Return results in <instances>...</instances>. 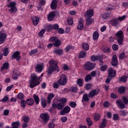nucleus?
I'll return each instance as SVG.
<instances>
[{
	"instance_id": "nucleus-28",
	"label": "nucleus",
	"mask_w": 128,
	"mask_h": 128,
	"mask_svg": "<svg viewBox=\"0 0 128 128\" xmlns=\"http://www.w3.org/2000/svg\"><path fill=\"white\" fill-rule=\"evenodd\" d=\"M54 98V94L53 93H50L48 96V104H50V102H52V99Z\"/></svg>"
},
{
	"instance_id": "nucleus-18",
	"label": "nucleus",
	"mask_w": 128,
	"mask_h": 128,
	"mask_svg": "<svg viewBox=\"0 0 128 128\" xmlns=\"http://www.w3.org/2000/svg\"><path fill=\"white\" fill-rule=\"evenodd\" d=\"M34 68L36 69V70L38 72H42L44 70V64H38L36 66H34Z\"/></svg>"
},
{
	"instance_id": "nucleus-24",
	"label": "nucleus",
	"mask_w": 128,
	"mask_h": 128,
	"mask_svg": "<svg viewBox=\"0 0 128 128\" xmlns=\"http://www.w3.org/2000/svg\"><path fill=\"white\" fill-rule=\"evenodd\" d=\"M64 50L62 49H55L54 51V52L56 54H58V56H62V54H64L63 52Z\"/></svg>"
},
{
	"instance_id": "nucleus-2",
	"label": "nucleus",
	"mask_w": 128,
	"mask_h": 128,
	"mask_svg": "<svg viewBox=\"0 0 128 128\" xmlns=\"http://www.w3.org/2000/svg\"><path fill=\"white\" fill-rule=\"evenodd\" d=\"M48 64L50 66L48 70V74H52L54 70H57L58 72H60V69H58V62L54 60H50Z\"/></svg>"
},
{
	"instance_id": "nucleus-54",
	"label": "nucleus",
	"mask_w": 128,
	"mask_h": 128,
	"mask_svg": "<svg viewBox=\"0 0 128 128\" xmlns=\"http://www.w3.org/2000/svg\"><path fill=\"white\" fill-rule=\"evenodd\" d=\"M90 88H92V84H86L85 90H90Z\"/></svg>"
},
{
	"instance_id": "nucleus-7",
	"label": "nucleus",
	"mask_w": 128,
	"mask_h": 128,
	"mask_svg": "<svg viewBox=\"0 0 128 128\" xmlns=\"http://www.w3.org/2000/svg\"><path fill=\"white\" fill-rule=\"evenodd\" d=\"M84 68L86 70H92L96 68V64H94L90 62H88L84 64Z\"/></svg>"
},
{
	"instance_id": "nucleus-30",
	"label": "nucleus",
	"mask_w": 128,
	"mask_h": 128,
	"mask_svg": "<svg viewBox=\"0 0 128 128\" xmlns=\"http://www.w3.org/2000/svg\"><path fill=\"white\" fill-rule=\"evenodd\" d=\"M86 56V52L83 50L80 51L79 55V58H84Z\"/></svg>"
},
{
	"instance_id": "nucleus-25",
	"label": "nucleus",
	"mask_w": 128,
	"mask_h": 128,
	"mask_svg": "<svg viewBox=\"0 0 128 128\" xmlns=\"http://www.w3.org/2000/svg\"><path fill=\"white\" fill-rule=\"evenodd\" d=\"M26 104L28 106H34V99H32V98H30L26 100Z\"/></svg>"
},
{
	"instance_id": "nucleus-10",
	"label": "nucleus",
	"mask_w": 128,
	"mask_h": 128,
	"mask_svg": "<svg viewBox=\"0 0 128 128\" xmlns=\"http://www.w3.org/2000/svg\"><path fill=\"white\" fill-rule=\"evenodd\" d=\"M118 64V56L116 55H113L112 56V61L111 62V64L112 66H116Z\"/></svg>"
},
{
	"instance_id": "nucleus-62",
	"label": "nucleus",
	"mask_w": 128,
	"mask_h": 128,
	"mask_svg": "<svg viewBox=\"0 0 128 128\" xmlns=\"http://www.w3.org/2000/svg\"><path fill=\"white\" fill-rule=\"evenodd\" d=\"M70 92H76L78 90V88L77 87H72L70 88Z\"/></svg>"
},
{
	"instance_id": "nucleus-51",
	"label": "nucleus",
	"mask_w": 128,
	"mask_h": 128,
	"mask_svg": "<svg viewBox=\"0 0 128 128\" xmlns=\"http://www.w3.org/2000/svg\"><path fill=\"white\" fill-rule=\"evenodd\" d=\"M52 29V24H49L46 26V32H50Z\"/></svg>"
},
{
	"instance_id": "nucleus-12",
	"label": "nucleus",
	"mask_w": 128,
	"mask_h": 128,
	"mask_svg": "<svg viewBox=\"0 0 128 128\" xmlns=\"http://www.w3.org/2000/svg\"><path fill=\"white\" fill-rule=\"evenodd\" d=\"M58 12H52L50 13H49V14L48 16V19L49 22H51V20H54V16L56 14H58Z\"/></svg>"
},
{
	"instance_id": "nucleus-5",
	"label": "nucleus",
	"mask_w": 128,
	"mask_h": 128,
	"mask_svg": "<svg viewBox=\"0 0 128 128\" xmlns=\"http://www.w3.org/2000/svg\"><path fill=\"white\" fill-rule=\"evenodd\" d=\"M40 118L43 121L44 124H48V120H50V115L48 113H42L40 116Z\"/></svg>"
},
{
	"instance_id": "nucleus-55",
	"label": "nucleus",
	"mask_w": 128,
	"mask_h": 128,
	"mask_svg": "<svg viewBox=\"0 0 128 128\" xmlns=\"http://www.w3.org/2000/svg\"><path fill=\"white\" fill-rule=\"evenodd\" d=\"M107 68L108 66L106 65H104L100 67V70H101V72H106Z\"/></svg>"
},
{
	"instance_id": "nucleus-42",
	"label": "nucleus",
	"mask_w": 128,
	"mask_h": 128,
	"mask_svg": "<svg viewBox=\"0 0 128 128\" xmlns=\"http://www.w3.org/2000/svg\"><path fill=\"white\" fill-rule=\"evenodd\" d=\"M74 46H72L68 45L65 48V50H66V52H70V50H74Z\"/></svg>"
},
{
	"instance_id": "nucleus-17",
	"label": "nucleus",
	"mask_w": 128,
	"mask_h": 128,
	"mask_svg": "<svg viewBox=\"0 0 128 128\" xmlns=\"http://www.w3.org/2000/svg\"><path fill=\"white\" fill-rule=\"evenodd\" d=\"M77 28L79 30H84V19L80 18L78 21V24L77 26Z\"/></svg>"
},
{
	"instance_id": "nucleus-60",
	"label": "nucleus",
	"mask_w": 128,
	"mask_h": 128,
	"mask_svg": "<svg viewBox=\"0 0 128 128\" xmlns=\"http://www.w3.org/2000/svg\"><path fill=\"white\" fill-rule=\"evenodd\" d=\"M46 2L44 0H40L39 2V4H40V6H46Z\"/></svg>"
},
{
	"instance_id": "nucleus-15",
	"label": "nucleus",
	"mask_w": 128,
	"mask_h": 128,
	"mask_svg": "<svg viewBox=\"0 0 128 128\" xmlns=\"http://www.w3.org/2000/svg\"><path fill=\"white\" fill-rule=\"evenodd\" d=\"M6 39V34L0 32V44H4Z\"/></svg>"
},
{
	"instance_id": "nucleus-23",
	"label": "nucleus",
	"mask_w": 128,
	"mask_h": 128,
	"mask_svg": "<svg viewBox=\"0 0 128 128\" xmlns=\"http://www.w3.org/2000/svg\"><path fill=\"white\" fill-rule=\"evenodd\" d=\"M56 4H58V1L56 0H54L52 1L50 4V8L52 10H56Z\"/></svg>"
},
{
	"instance_id": "nucleus-20",
	"label": "nucleus",
	"mask_w": 128,
	"mask_h": 128,
	"mask_svg": "<svg viewBox=\"0 0 128 128\" xmlns=\"http://www.w3.org/2000/svg\"><path fill=\"white\" fill-rule=\"evenodd\" d=\"M9 68H10V64H8V62H4L2 64L0 68V70L2 71L4 70H8Z\"/></svg>"
},
{
	"instance_id": "nucleus-31",
	"label": "nucleus",
	"mask_w": 128,
	"mask_h": 128,
	"mask_svg": "<svg viewBox=\"0 0 128 128\" xmlns=\"http://www.w3.org/2000/svg\"><path fill=\"white\" fill-rule=\"evenodd\" d=\"M112 24V26H118V20L116 18L112 19L110 21Z\"/></svg>"
},
{
	"instance_id": "nucleus-33",
	"label": "nucleus",
	"mask_w": 128,
	"mask_h": 128,
	"mask_svg": "<svg viewBox=\"0 0 128 128\" xmlns=\"http://www.w3.org/2000/svg\"><path fill=\"white\" fill-rule=\"evenodd\" d=\"M116 36H117V38H124V33L122 31H118L116 34Z\"/></svg>"
},
{
	"instance_id": "nucleus-43",
	"label": "nucleus",
	"mask_w": 128,
	"mask_h": 128,
	"mask_svg": "<svg viewBox=\"0 0 128 128\" xmlns=\"http://www.w3.org/2000/svg\"><path fill=\"white\" fill-rule=\"evenodd\" d=\"M110 17V14L108 13H105L102 16V18L103 20H108V18Z\"/></svg>"
},
{
	"instance_id": "nucleus-6",
	"label": "nucleus",
	"mask_w": 128,
	"mask_h": 128,
	"mask_svg": "<svg viewBox=\"0 0 128 128\" xmlns=\"http://www.w3.org/2000/svg\"><path fill=\"white\" fill-rule=\"evenodd\" d=\"M66 76L64 74H61L60 79L58 80V84L60 86H66Z\"/></svg>"
},
{
	"instance_id": "nucleus-45",
	"label": "nucleus",
	"mask_w": 128,
	"mask_h": 128,
	"mask_svg": "<svg viewBox=\"0 0 128 128\" xmlns=\"http://www.w3.org/2000/svg\"><path fill=\"white\" fill-rule=\"evenodd\" d=\"M86 121L87 122L88 125L89 126H92V121L90 120V118H86Z\"/></svg>"
},
{
	"instance_id": "nucleus-16",
	"label": "nucleus",
	"mask_w": 128,
	"mask_h": 128,
	"mask_svg": "<svg viewBox=\"0 0 128 128\" xmlns=\"http://www.w3.org/2000/svg\"><path fill=\"white\" fill-rule=\"evenodd\" d=\"M85 18L88 17V18H92V16H94V10L92 9H90L88 10L85 14H84Z\"/></svg>"
},
{
	"instance_id": "nucleus-13",
	"label": "nucleus",
	"mask_w": 128,
	"mask_h": 128,
	"mask_svg": "<svg viewBox=\"0 0 128 128\" xmlns=\"http://www.w3.org/2000/svg\"><path fill=\"white\" fill-rule=\"evenodd\" d=\"M16 58V60H20L22 58V56H20V52L16 51L12 55V60Z\"/></svg>"
},
{
	"instance_id": "nucleus-50",
	"label": "nucleus",
	"mask_w": 128,
	"mask_h": 128,
	"mask_svg": "<svg viewBox=\"0 0 128 128\" xmlns=\"http://www.w3.org/2000/svg\"><path fill=\"white\" fill-rule=\"evenodd\" d=\"M126 58V52H122L119 55L120 60H124Z\"/></svg>"
},
{
	"instance_id": "nucleus-3",
	"label": "nucleus",
	"mask_w": 128,
	"mask_h": 128,
	"mask_svg": "<svg viewBox=\"0 0 128 128\" xmlns=\"http://www.w3.org/2000/svg\"><path fill=\"white\" fill-rule=\"evenodd\" d=\"M52 108H57V110H62L64 108V104L62 103H61L60 102H58L53 100L52 102Z\"/></svg>"
},
{
	"instance_id": "nucleus-39",
	"label": "nucleus",
	"mask_w": 128,
	"mask_h": 128,
	"mask_svg": "<svg viewBox=\"0 0 128 128\" xmlns=\"http://www.w3.org/2000/svg\"><path fill=\"white\" fill-rule=\"evenodd\" d=\"M41 104L44 108H46V100L44 98L41 99Z\"/></svg>"
},
{
	"instance_id": "nucleus-27",
	"label": "nucleus",
	"mask_w": 128,
	"mask_h": 128,
	"mask_svg": "<svg viewBox=\"0 0 128 128\" xmlns=\"http://www.w3.org/2000/svg\"><path fill=\"white\" fill-rule=\"evenodd\" d=\"M118 92L120 94H124L126 92V88L124 86H120L118 88Z\"/></svg>"
},
{
	"instance_id": "nucleus-4",
	"label": "nucleus",
	"mask_w": 128,
	"mask_h": 128,
	"mask_svg": "<svg viewBox=\"0 0 128 128\" xmlns=\"http://www.w3.org/2000/svg\"><path fill=\"white\" fill-rule=\"evenodd\" d=\"M16 3L15 2H10V4L8 5V8H10L8 10V11L10 12L11 14H14L18 12V8L16 7Z\"/></svg>"
},
{
	"instance_id": "nucleus-26",
	"label": "nucleus",
	"mask_w": 128,
	"mask_h": 128,
	"mask_svg": "<svg viewBox=\"0 0 128 128\" xmlns=\"http://www.w3.org/2000/svg\"><path fill=\"white\" fill-rule=\"evenodd\" d=\"M53 44L55 48H60V46L62 44V42L60 39H56Z\"/></svg>"
},
{
	"instance_id": "nucleus-14",
	"label": "nucleus",
	"mask_w": 128,
	"mask_h": 128,
	"mask_svg": "<svg viewBox=\"0 0 128 128\" xmlns=\"http://www.w3.org/2000/svg\"><path fill=\"white\" fill-rule=\"evenodd\" d=\"M116 104H117V106H118V108H120L121 110H122L124 108H126V104H124L122 100H116Z\"/></svg>"
},
{
	"instance_id": "nucleus-37",
	"label": "nucleus",
	"mask_w": 128,
	"mask_h": 128,
	"mask_svg": "<svg viewBox=\"0 0 128 128\" xmlns=\"http://www.w3.org/2000/svg\"><path fill=\"white\" fill-rule=\"evenodd\" d=\"M82 48L84 50H90V46L88 44H82Z\"/></svg>"
},
{
	"instance_id": "nucleus-44",
	"label": "nucleus",
	"mask_w": 128,
	"mask_h": 128,
	"mask_svg": "<svg viewBox=\"0 0 128 128\" xmlns=\"http://www.w3.org/2000/svg\"><path fill=\"white\" fill-rule=\"evenodd\" d=\"M20 105H21V106H22V108H26V100H22Z\"/></svg>"
},
{
	"instance_id": "nucleus-61",
	"label": "nucleus",
	"mask_w": 128,
	"mask_h": 128,
	"mask_svg": "<svg viewBox=\"0 0 128 128\" xmlns=\"http://www.w3.org/2000/svg\"><path fill=\"white\" fill-rule=\"evenodd\" d=\"M52 30H58V24H52Z\"/></svg>"
},
{
	"instance_id": "nucleus-11",
	"label": "nucleus",
	"mask_w": 128,
	"mask_h": 128,
	"mask_svg": "<svg viewBox=\"0 0 128 128\" xmlns=\"http://www.w3.org/2000/svg\"><path fill=\"white\" fill-rule=\"evenodd\" d=\"M108 76H110V78H114L116 76V70H114L112 68H109L108 69Z\"/></svg>"
},
{
	"instance_id": "nucleus-46",
	"label": "nucleus",
	"mask_w": 128,
	"mask_h": 128,
	"mask_svg": "<svg viewBox=\"0 0 128 128\" xmlns=\"http://www.w3.org/2000/svg\"><path fill=\"white\" fill-rule=\"evenodd\" d=\"M120 114L122 116H126V114H128V112H126V110H122L120 111Z\"/></svg>"
},
{
	"instance_id": "nucleus-41",
	"label": "nucleus",
	"mask_w": 128,
	"mask_h": 128,
	"mask_svg": "<svg viewBox=\"0 0 128 128\" xmlns=\"http://www.w3.org/2000/svg\"><path fill=\"white\" fill-rule=\"evenodd\" d=\"M128 76H122L120 79H119V82H126V80H128Z\"/></svg>"
},
{
	"instance_id": "nucleus-38",
	"label": "nucleus",
	"mask_w": 128,
	"mask_h": 128,
	"mask_svg": "<svg viewBox=\"0 0 128 128\" xmlns=\"http://www.w3.org/2000/svg\"><path fill=\"white\" fill-rule=\"evenodd\" d=\"M99 36L98 32L95 31L93 34V38L94 40H96L98 39Z\"/></svg>"
},
{
	"instance_id": "nucleus-19",
	"label": "nucleus",
	"mask_w": 128,
	"mask_h": 128,
	"mask_svg": "<svg viewBox=\"0 0 128 128\" xmlns=\"http://www.w3.org/2000/svg\"><path fill=\"white\" fill-rule=\"evenodd\" d=\"M32 20L33 22V24H34V26H38V22H40V18H38L36 16H34L32 18Z\"/></svg>"
},
{
	"instance_id": "nucleus-53",
	"label": "nucleus",
	"mask_w": 128,
	"mask_h": 128,
	"mask_svg": "<svg viewBox=\"0 0 128 128\" xmlns=\"http://www.w3.org/2000/svg\"><path fill=\"white\" fill-rule=\"evenodd\" d=\"M69 106H70L72 108L76 106V103L74 102H70Z\"/></svg>"
},
{
	"instance_id": "nucleus-8",
	"label": "nucleus",
	"mask_w": 128,
	"mask_h": 128,
	"mask_svg": "<svg viewBox=\"0 0 128 128\" xmlns=\"http://www.w3.org/2000/svg\"><path fill=\"white\" fill-rule=\"evenodd\" d=\"M100 88H96L92 90L91 92H90L88 94V97L90 98H93L94 96H98L100 93Z\"/></svg>"
},
{
	"instance_id": "nucleus-59",
	"label": "nucleus",
	"mask_w": 128,
	"mask_h": 128,
	"mask_svg": "<svg viewBox=\"0 0 128 128\" xmlns=\"http://www.w3.org/2000/svg\"><path fill=\"white\" fill-rule=\"evenodd\" d=\"M44 32H46V29H42L39 32H38V36H43V34H44Z\"/></svg>"
},
{
	"instance_id": "nucleus-34",
	"label": "nucleus",
	"mask_w": 128,
	"mask_h": 128,
	"mask_svg": "<svg viewBox=\"0 0 128 128\" xmlns=\"http://www.w3.org/2000/svg\"><path fill=\"white\" fill-rule=\"evenodd\" d=\"M92 76H90V74H88L87 75H86V77H85V79L84 80L85 82H90V80H92Z\"/></svg>"
},
{
	"instance_id": "nucleus-32",
	"label": "nucleus",
	"mask_w": 128,
	"mask_h": 128,
	"mask_svg": "<svg viewBox=\"0 0 128 128\" xmlns=\"http://www.w3.org/2000/svg\"><path fill=\"white\" fill-rule=\"evenodd\" d=\"M33 98L36 104H40V98H38V96L34 94L33 96Z\"/></svg>"
},
{
	"instance_id": "nucleus-56",
	"label": "nucleus",
	"mask_w": 128,
	"mask_h": 128,
	"mask_svg": "<svg viewBox=\"0 0 128 128\" xmlns=\"http://www.w3.org/2000/svg\"><path fill=\"white\" fill-rule=\"evenodd\" d=\"M68 102V100H66V98H61L60 99V102L61 104H64Z\"/></svg>"
},
{
	"instance_id": "nucleus-52",
	"label": "nucleus",
	"mask_w": 128,
	"mask_h": 128,
	"mask_svg": "<svg viewBox=\"0 0 128 128\" xmlns=\"http://www.w3.org/2000/svg\"><path fill=\"white\" fill-rule=\"evenodd\" d=\"M100 118V114H96L94 116V120H96V122H98V120Z\"/></svg>"
},
{
	"instance_id": "nucleus-40",
	"label": "nucleus",
	"mask_w": 128,
	"mask_h": 128,
	"mask_svg": "<svg viewBox=\"0 0 128 128\" xmlns=\"http://www.w3.org/2000/svg\"><path fill=\"white\" fill-rule=\"evenodd\" d=\"M67 22L69 26H72L74 24V19L72 18H68L67 19Z\"/></svg>"
},
{
	"instance_id": "nucleus-29",
	"label": "nucleus",
	"mask_w": 128,
	"mask_h": 128,
	"mask_svg": "<svg viewBox=\"0 0 128 128\" xmlns=\"http://www.w3.org/2000/svg\"><path fill=\"white\" fill-rule=\"evenodd\" d=\"M94 22V20L92 18V17H88L86 20V24L90 26Z\"/></svg>"
},
{
	"instance_id": "nucleus-64",
	"label": "nucleus",
	"mask_w": 128,
	"mask_h": 128,
	"mask_svg": "<svg viewBox=\"0 0 128 128\" xmlns=\"http://www.w3.org/2000/svg\"><path fill=\"white\" fill-rule=\"evenodd\" d=\"M54 122H50L48 124V128H54Z\"/></svg>"
},
{
	"instance_id": "nucleus-21",
	"label": "nucleus",
	"mask_w": 128,
	"mask_h": 128,
	"mask_svg": "<svg viewBox=\"0 0 128 128\" xmlns=\"http://www.w3.org/2000/svg\"><path fill=\"white\" fill-rule=\"evenodd\" d=\"M90 97L88 96V94H85L83 95L82 102L84 103V102H90Z\"/></svg>"
},
{
	"instance_id": "nucleus-35",
	"label": "nucleus",
	"mask_w": 128,
	"mask_h": 128,
	"mask_svg": "<svg viewBox=\"0 0 128 128\" xmlns=\"http://www.w3.org/2000/svg\"><path fill=\"white\" fill-rule=\"evenodd\" d=\"M106 119L104 118L102 120V122H101L100 128H104V126H106Z\"/></svg>"
},
{
	"instance_id": "nucleus-22",
	"label": "nucleus",
	"mask_w": 128,
	"mask_h": 128,
	"mask_svg": "<svg viewBox=\"0 0 128 128\" xmlns=\"http://www.w3.org/2000/svg\"><path fill=\"white\" fill-rule=\"evenodd\" d=\"M20 126V121L14 122L12 124V128H18Z\"/></svg>"
},
{
	"instance_id": "nucleus-49",
	"label": "nucleus",
	"mask_w": 128,
	"mask_h": 128,
	"mask_svg": "<svg viewBox=\"0 0 128 128\" xmlns=\"http://www.w3.org/2000/svg\"><path fill=\"white\" fill-rule=\"evenodd\" d=\"M8 48H4V52L3 53V54L4 56H8Z\"/></svg>"
},
{
	"instance_id": "nucleus-63",
	"label": "nucleus",
	"mask_w": 128,
	"mask_h": 128,
	"mask_svg": "<svg viewBox=\"0 0 128 128\" xmlns=\"http://www.w3.org/2000/svg\"><path fill=\"white\" fill-rule=\"evenodd\" d=\"M18 98L19 100H22V98H24V94H22V93H19L18 94Z\"/></svg>"
},
{
	"instance_id": "nucleus-57",
	"label": "nucleus",
	"mask_w": 128,
	"mask_h": 128,
	"mask_svg": "<svg viewBox=\"0 0 128 128\" xmlns=\"http://www.w3.org/2000/svg\"><path fill=\"white\" fill-rule=\"evenodd\" d=\"M117 42L119 44H122V42H124V38H118Z\"/></svg>"
},
{
	"instance_id": "nucleus-9",
	"label": "nucleus",
	"mask_w": 128,
	"mask_h": 128,
	"mask_svg": "<svg viewBox=\"0 0 128 128\" xmlns=\"http://www.w3.org/2000/svg\"><path fill=\"white\" fill-rule=\"evenodd\" d=\"M70 112V107L68 106H66L60 112V116H64L66 114H68Z\"/></svg>"
},
{
	"instance_id": "nucleus-58",
	"label": "nucleus",
	"mask_w": 128,
	"mask_h": 128,
	"mask_svg": "<svg viewBox=\"0 0 128 128\" xmlns=\"http://www.w3.org/2000/svg\"><path fill=\"white\" fill-rule=\"evenodd\" d=\"M112 48L113 50H118V46L116 44H114L112 46Z\"/></svg>"
},
{
	"instance_id": "nucleus-1",
	"label": "nucleus",
	"mask_w": 128,
	"mask_h": 128,
	"mask_svg": "<svg viewBox=\"0 0 128 128\" xmlns=\"http://www.w3.org/2000/svg\"><path fill=\"white\" fill-rule=\"evenodd\" d=\"M30 86L31 88H34L36 86H38L40 84V76L38 77L36 74H32L30 76Z\"/></svg>"
},
{
	"instance_id": "nucleus-48",
	"label": "nucleus",
	"mask_w": 128,
	"mask_h": 128,
	"mask_svg": "<svg viewBox=\"0 0 128 128\" xmlns=\"http://www.w3.org/2000/svg\"><path fill=\"white\" fill-rule=\"evenodd\" d=\"M24 122H28L30 121V117L28 116H24L22 117Z\"/></svg>"
},
{
	"instance_id": "nucleus-36",
	"label": "nucleus",
	"mask_w": 128,
	"mask_h": 128,
	"mask_svg": "<svg viewBox=\"0 0 128 128\" xmlns=\"http://www.w3.org/2000/svg\"><path fill=\"white\" fill-rule=\"evenodd\" d=\"M76 84L79 86H84V83L82 82V79L78 78L76 80Z\"/></svg>"
},
{
	"instance_id": "nucleus-47",
	"label": "nucleus",
	"mask_w": 128,
	"mask_h": 128,
	"mask_svg": "<svg viewBox=\"0 0 128 128\" xmlns=\"http://www.w3.org/2000/svg\"><path fill=\"white\" fill-rule=\"evenodd\" d=\"M122 100L124 104L126 105L128 104V98H126V96H122Z\"/></svg>"
}]
</instances>
